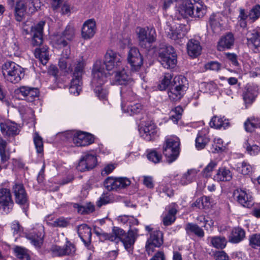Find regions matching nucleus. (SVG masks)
I'll return each mask as SVG.
<instances>
[{
	"label": "nucleus",
	"mask_w": 260,
	"mask_h": 260,
	"mask_svg": "<svg viewBox=\"0 0 260 260\" xmlns=\"http://www.w3.org/2000/svg\"><path fill=\"white\" fill-rule=\"evenodd\" d=\"M122 57L119 53L112 50H108L105 55L104 62L99 60L94 63L92 69L91 85L100 99L106 100L108 94L107 91L102 87L110 75L106 73L105 68L108 71L120 69L122 66Z\"/></svg>",
	"instance_id": "f257e3e1"
},
{
	"label": "nucleus",
	"mask_w": 260,
	"mask_h": 260,
	"mask_svg": "<svg viewBox=\"0 0 260 260\" xmlns=\"http://www.w3.org/2000/svg\"><path fill=\"white\" fill-rule=\"evenodd\" d=\"M93 232L102 241L109 240L116 244L121 241L127 250L134 245L138 236V230L137 229L129 230L126 234L123 230L117 226H114L109 234L105 233L99 227H95Z\"/></svg>",
	"instance_id": "f03ea898"
},
{
	"label": "nucleus",
	"mask_w": 260,
	"mask_h": 260,
	"mask_svg": "<svg viewBox=\"0 0 260 260\" xmlns=\"http://www.w3.org/2000/svg\"><path fill=\"white\" fill-rule=\"evenodd\" d=\"M175 17L177 19L202 18L206 13V6L195 0H184L178 2L175 8Z\"/></svg>",
	"instance_id": "7ed1b4c3"
},
{
	"label": "nucleus",
	"mask_w": 260,
	"mask_h": 260,
	"mask_svg": "<svg viewBox=\"0 0 260 260\" xmlns=\"http://www.w3.org/2000/svg\"><path fill=\"white\" fill-rule=\"evenodd\" d=\"M2 70L4 78L13 83L19 82L24 76L23 68L13 61L5 62Z\"/></svg>",
	"instance_id": "20e7f679"
},
{
	"label": "nucleus",
	"mask_w": 260,
	"mask_h": 260,
	"mask_svg": "<svg viewBox=\"0 0 260 260\" xmlns=\"http://www.w3.org/2000/svg\"><path fill=\"white\" fill-rule=\"evenodd\" d=\"M180 140L177 137L166 139L162 147V152L169 163H172L179 156L180 148Z\"/></svg>",
	"instance_id": "39448f33"
},
{
	"label": "nucleus",
	"mask_w": 260,
	"mask_h": 260,
	"mask_svg": "<svg viewBox=\"0 0 260 260\" xmlns=\"http://www.w3.org/2000/svg\"><path fill=\"white\" fill-rule=\"evenodd\" d=\"M85 66V60H81L75 63V69L73 73V78L69 88L70 92L78 95L82 89V76Z\"/></svg>",
	"instance_id": "423d86ee"
},
{
	"label": "nucleus",
	"mask_w": 260,
	"mask_h": 260,
	"mask_svg": "<svg viewBox=\"0 0 260 260\" xmlns=\"http://www.w3.org/2000/svg\"><path fill=\"white\" fill-rule=\"evenodd\" d=\"M158 60L165 68H174L177 64V55L174 48L171 46L161 48L159 52Z\"/></svg>",
	"instance_id": "0eeeda50"
},
{
	"label": "nucleus",
	"mask_w": 260,
	"mask_h": 260,
	"mask_svg": "<svg viewBox=\"0 0 260 260\" xmlns=\"http://www.w3.org/2000/svg\"><path fill=\"white\" fill-rule=\"evenodd\" d=\"M131 182L129 179L126 177H109L105 179L104 185L109 191L118 190L129 186Z\"/></svg>",
	"instance_id": "6e6552de"
},
{
	"label": "nucleus",
	"mask_w": 260,
	"mask_h": 260,
	"mask_svg": "<svg viewBox=\"0 0 260 260\" xmlns=\"http://www.w3.org/2000/svg\"><path fill=\"white\" fill-rule=\"evenodd\" d=\"M140 45L143 48L149 49L151 44L155 42L156 32L154 28H140L138 34Z\"/></svg>",
	"instance_id": "1a4fd4ad"
},
{
	"label": "nucleus",
	"mask_w": 260,
	"mask_h": 260,
	"mask_svg": "<svg viewBox=\"0 0 260 260\" xmlns=\"http://www.w3.org/2000/svg\"><path fill=\"white\" fill-rule=\"evenodd\" d=\"M50 251L54 257H61L74 254L76 247L73 243L67 241L63 247L52 245L50 248Z\"/></svg>",
	"instance_id": "9d476101"
},
{
	"label": "nucleus",
	"mask_w": 260,
	"mask_h": 260,
	"mask_svg": "<svg viewBox=\"0 0 260 260\" xmlns=\"http://www.w3.org/2000/svg\"><path fill=\"white\" fill-rule=\"evenodd\" d=\"M165 30L167 37L178 43L182 42V40L187 32L185 25H180L178 28L174 30L173 27L169 22L167 23Z\"/></svg>",
	"instance_id": "9b49d317"
},
{
	"label": "nucleus",
	"mask_w": 260,
	"mask_h": 260,
	"mask_svg": "<svg viewBox=\"0 0 260 260\" xmlns=\"http://www.w3.org/2000/svg\"><path fill=\"white\" fill-rule=\"evenodd\" d=\"M14 203L12 199L11 193L9 189H0V210L4 213H8L12 209Z\"/></svg>",
	"instance_id": "f8f14e48"
},
{
	"label": "nucleus",
	"mask_w": 260,
	"mask_h": 260,
	"mask_svg": "<svg viewBox=\"0 0 260 260\" xmlns=\"http://www.w3.org/2000/svg\"><path fill=\"white\" fill-rule=\"evenodd\" d=\"M127 60L132 70L137 71L140 69L143 64V59L138 48L136 47L130 48L128 52Z\"/></svg>",
	"instance_id": "ddd939ff"
},
{
	"label": "nucleus",
	"mask_w": 260,
	"mask_h": 260,
	"mask_svg": "<svg viewBox=\"0 0 260 260\" xmlns=\"http://www.w3.org/2000/svg\"><path fill=\"white\" fill-rule=\"evenodd\" d=\"M247 40L248 46L254 53L260 52V28L248 31Z\"/></svg>",
	"instance_id": "4468645a"
},
{
	"label": "nucleus",
	"mask_w": 260,
	"mask_h": 260,
	"mask_svg": "<svg viewBox=\"0 0 260 260\" xmlns=\"http://www.w3.org/2000/svg\"><path fill=\"white\" fill-rule=\"evenodd\" d=\"M163 243L162 233L159 231H155L150 234L147 240L146 249L149 254L153 252L154 247H159Z\"/></svg>",
	"instance_id": "2eb2a0df"
},
{
	"label": "nucleus",
	"mask_w": 260,
	"mask_h": 260,
	"mask_svg": "<svg viewBox=\"0 0 260 260\" xmlns=\"http://www.w3.org/2000/svg\"><path fill=\"white\" fill-rule=\"evenodd\" d=\"M10 155L11 151L10 149L8 147V143L0 137V172L3 169H7Z\"/></svg>",
	"instance_id": "dca6fc26"
},
{
	"label": "nucleus",
	"mask_w": 260,
	"mask_h": 260,
	"mask_svg": "<svg viewBox=\"0 0 260 260\" xmlns=\"http://www.w3.org/2000/svg\"><path fill=\"white\" fill-rule=\"evenodd\" d=\"M223 17L224 16L219 13H213L210 15L207 26L211 28L214 34H218L222 30Z\"/></svg>",
	"instance_id": "f3484780"
},
{
	"label": "nucleus",
	"mask_w": 260,
	"mask_h": 260,
	"mask_svg": "<svg viewBox=\"0 0 260 260\" xmlns=\"http://www.w3.org/2000/svg\"><path fill=\"white\" fill-rule=\"evenodd\" d=\"M15 202L20 205H27L28 198L23 184L15 183L12 187Z\"/></svg>",
	"instance_id": "a211bd4d"
},
{
	"label": "nucleus",
	"mask_w": 260,
	"mask_h": 260,
	"mask_svg": "<svg viewBox=\"0 0 260 260\" xmlns=\"http://www.w3.org/2000/svg\"><path fill=\"white\" fill-rule=\"evenodd\" d=\"M45 22L41 21L31 27L30 34L32 36V44L34 46H38L43 42V32Z\"/></svg>",
	"instance_id": "6ab92c4d"
},
{
	"label": "nucleus",
	"mask_w": 260,
	"mask_h": 260,
	"mask_svg": "<svg viewBox=\"0 0 260 260\" xmlns=\"http://www.w3.org/2000/svg\"><path fill=\"white\" fill-rule=\"evenodd\" d=\"M73 141L77 146H86L92 144L94 138L90 134L79 132L74 134Z\"/></svg>",
	"instance_id": "aec40b11"
},
{
	"label": "nucleus",
	"mask_w": 260,
	"mask_h": 260,
	"mask_svg": "<svg viewBox=\"0 0 260 260\" xmlns=\"http://www.w3.org/2000/svg\"><path fill=\"white\" fill-rule=\"evenodd\" d=\"M142 136L147 141L152 140L157 133V128L154 123L152 122H146L143 127L139 129Z\"/></svg>",
	"instance_id": "412c9836"
},
{
	"label": "nucleus",
	"mask_w": 260,
	"mask_h": 260,
	"mask_svg": "<svg viewBox=\"0 0 260 260\" xmlns=\"http://www.w3.org/2000/svg\"><path fill=\"white\" fill-rule=\"evenodd\" d=\"M234 42V35L231 32H228L220 38L217 43V49L219 51L230 49L233 46Z\"/></svg>",
	"instance_id": "4be33fe9"
},
{
	"label": "nucleus",
	"mask_w": 260,
	"mask_h": 260,
	"mask_svg": "<svg viewBox=\"0 0 260 260\" xmlns=\"http://www.w3.org/2000/svg\"><path fill=\"white\" fill-rule=\"evenodd\" d=\"M78 234L85 245L88 247L91 240V229L86 224H83L78 226Z\"/></svg>",
	"instance_id": "5701e85b"
},
{
	"label": "nucleus",
	"mask_w": 260,
	"mask_h": 260,
	"mask_svg": "<svg viewBox=\"0 0 260 260\" xmlns=\"http://www.w3.org/2000/svg\"><path fill=\"white\" fill-rule=\"evenodd\" d=\"M1 131L4 136H13L18 134V129L16 123L6 121L0 123Z\"/></svg>",
	"instance_id": "b1692460"
},
{
	"label": "nucleus",
	"mask_w": 260,
	"mask_h": 260,
	"mask_svg": "<svg viewBox=\"0 0 260 260\" xmlns=\"http://www.w3.org/2000/svg\"><path fill=\"white\" fill-rule=\"evenodd\" d=\"M237 192L238 193L237 197V201L239 204L246 208H250L253 206L254 204L253 198L249 192L240 189L237 190Z\"/></svg>",
	"instance_id": "393cba45"
},
{
	"label": "nucleus",
	"mask_w": 260,
	"mask_h": 260,
	"mask_svg": "<svg viewBox=\"0 0 260 260\" xmlns=\"http://www.w3.org/2000/svg\"><path fill=\"white\" fill-rule=\"evenodd\" d=\"M70 50L69 49H66L65 51L66 56H64L66 57V59H61L59 60L58 62V66L59 68L63 71V72L69 73L71 72H73L75 69V63L76 61L83 60H84L83 58L79 59L78 60H76L73 61L72 63L70 62V60L68 59L69 54H70Z\"/></svg>",
	"instance_id": "a878e982"
},
{
	"label": "nucleus",
	"mask_w": 260,
	"mask_h": 260,
	"mask_svg": "<svg viewBox=\"0 0 260 260\" xmlns=\"http://www.w3.org/2000/svg\"><path fill=\"white\" fill-rule=\"evenodd\" d=\"M114 72L115 73L114 81L116 83L125 85L131 82V78L123 66H121L120 69H116Z\"/></svg>",
	"instance_id": "bb28decb"
},
{
	"label": "nucleus",
	"mask_w": 260,
	"mask_h": 260,
	"mask_svg": "<svg viewBox=\"0 0 260 260\" xmlns=\"http://www.w3.org/2000/svg\"><path fill=\"white\" fill-rule=\"evenodd\" d=\"M95 30V23L91 20L86 21L83 24L82 28V37L84 39H89L92 38L94 34Z\"/></svg>",
	"instance_id": "cd10ccee"
},
{
	"label": "nucleus",
	"mask_w": 260,
	"mask_h": 260,
	"mask_svg": "<svg viewBox=\"0 0 260 260\" xmlns=\"http://www.w3.org/2000/svg\"><path fill=\"white\" fill-rule=\"evenodd\" d=\"M245 237V231L240 227L232 229L229 236V241L232 243H238L243 240Z\"/></svg>",
	"instance_id": "c85d7f7f"
},
{
	"label": "nucleus",
	"mask_w": 260,
	"mask_h": 260,
	"mask_svg": "<svg viewBox=\"0 0 260 260\" xmlns=\"http://www.w3.org/2000/svg\"><path fill=\"white\" fill-rule=\"evenodd\" d=\"M187 49L190 56L196 57L201 54L202 47L198 41L191 39L187 44Z\"/></svg>",
	"instance_id": "c756f323"
},
{
	"label": "nucleus",
	"mask_w": 260,
	"mask_h": 260,
	"mask_svg": "<svg viewBox=\"0 0 260 260\" xmlns=\"http://www.w3.org/2000/svg\"><path fill=\"white\" fill-rule=\"evenodd\" d=\"M214 180L217 181H229L232 179L231 171L224 167L219 168L216 174L214 176Z\"/></svg>",
	"instance_id": "7c9ffc66"
},
{
	"label": "nucleus",
	"mask_w": 260,
	"mask_h": 260,
	"mask_svg": "<svg viewBox=\"0 0 260 260\" xmlns=\"http://www.w3.org/2000/svg\"><path fill=\"white\" fill-rule=\"evenodd\" d=\"M44 234L42 230L38 231L34 234H31L26 236L27 239L30 241V242L36 247H40L44 239Z\"/></svg>",
	"instance_id": "2f4dec72"
},
{
	"label": "nucleus",
	"mask_w": 260,
	"mask_h": 260,
	"mask_svg": "<svg viewBox=\"0 0 260 260\" xmlns=\"http://www.w3.org/2000/svg\"><path fill=\"white\" fill-rule=\"evenodd\" d=\"M34 53L35 57L39 59L42 64L45 65L47 63L49 58L48 49L46 47L37 48Z\"/></svg>",
	"instance_id": "473e14b6"
},
{
	"label": "nucleus",
	"mask_w": 260,
	"mask_h": 260,
	"mask_svg": "<svg viewBox=\"0 0 260 260\" xmlns=\"http://www.w3.org/2000/svg\"><path fill=\"white\" fill-rule=\"evenodd\" d=\"M210 125L211 127L220 128L223 127L224 128L229 126V122L228 119L224 118V117L214 116L210 122Z\"/></svg>",
	"instance_id": "72a5a7b5"
},
{
	"label": "nucleus",
	"mask_w": 260,
	"mask_h": 260,
	"mask_svg": "<svg viewBox=\"0 0 260 260\" xmlns=\"http://www.w3.org/2000/svg\"><path fill=\"white\" fill-rule=\"evenodd\" d=\"M185 91L183 89H181L171 85L168 92V95L171 100L177 101L180 100L183 97Z\"/></svg>",
	"instance_id": "f704fd0d"
},
{
	"label": "nucleus",
	"mask_w": 260,
	"mask_h": 260,
	"mask_svg": "<svg viewBox=\"0 0 260 260\" xmlns=\"http://www.w3.org/2000/svg\"><path fill=\"white\" fill-rule=\"evenodd\" d=\"M246 131L252 132L255 128H260V118H249L244 123Z\"/></svg>",
	"instance_id": "c9c22d12"
},
{
	"label": "nucleus",
	"mask_w": 260,
	"mask_h": 260,
	"mask_svg": "<svg viewBox=\"0 0 260 260\" xmlns=\"http://www.w3.org/2000/svg\"><path fill=\"white\" fill-rule=\"evenodd\" d=\"M185 230L188 234L193 233L200 238L204 236L203 230L197 224L192 223H188L185 226Z\"/></svg>",
	"instance_id": "e433bc0d"
},
{
	"label": "nucleus",
	"mask_w": 260,
	"mask_h": 260,
	"mask_svg": "<svg viewBox=\"0 0 260 260\" xmlns=\"http://www.w3.org/2000/svg\"><path fill=\"white\" fill-rule=\"evenodd\" d=\"M197 173L198 171L196 169L188 170L186 173L182 175L180 179V183L182 185H186L191 183L195 179Z\"/></svg>",
	"instance_id": "4c0bfd02"
},
{
	"label": "nucleus",
	"mask_w": 260,
	"mask_h": 260,
	"mask_svg": "<svg viewBox=\"0 0 260 260\" xmlns=\"http://www.w3.org/2000/svg\"><path fill=\"white\" fill-rule=\"evenodd\" d=\"M210 141L209 138L203 132H199L196 139V147L198 150L205 148Z\"/></svg>",
	"instance_id": "58836bf2"
},
{
	"label": "nucleus",
	"mask_w": 260,
	"mask_h": 260,
	"mask_svg": "<svg viewBox=\"0 0 260 260\" xmlns=\"http://www.w3.org/2000/svg\"><path fill=\"white\" fill-rule=\"evenodd\" d=\"M25 11L26 7L23 2L19 1L16 3L15 8V17L17 21L20 22L23 20Z\"/></svg>",
	"instance_id": "ea45409f"
},
{
	"label": "nucleus",
	"mask_w": 260,
	"mask_h": 260,
	"mask_svg": "<svg viewBox=\"0 0 260 260\" xmlns=\"http://www.w3.org/2000/svg\"><path fill=\"white\" fill-rule=\"evenodd\" d=\"M172 85L186 91L188 88V82L186 78L184 76H178L174 77Z\"/></svg>",
	"instance_id": "a19ab883"
},
{
	"label": "nucleus",
	"mask_w": 260,
	"mask_h": 260,
	"mask_svg": "<svg viewBox=\"0 0 260 260\" xmlns=\"http://www.w3.org/2000/svg\"><path fill=\"white\" fill-rule=\"evenodd\" d=\"M211 242L214 247L222 249L226 246L227 240L224 237L214 236L211 237Z\"/></svg>",
	"instance_id": "79ce46f5"
},
{
	"label": "nucleus",
	"mask_w": 260,
	"mask_h": 260,
	"mask_svg": "<svg viewBox=\"0 0 260 260\" xmlns=\"http://www.w3.org/2000/svg\"><path fill=\"white\" fill-rule=\"evenodd\" d=\"M177 210L174 208H171L168 213L163 217V224L165 226L171 225L175 220Z\"/></svg>",
	"instance_id": "37998d69"
},
{
	"label": "nucleus",
	"mask_w": 260,
	"mask_h": 260,
	"mask_svg": "<svg viewBox=\"0 0 260 260\" xmlns=\"http://www.w3.org/2000/svg\"><path fill=\"white\" fill-rule=\"evenodd\" d=\"M121 96L122 99L121 108L124 110L126 104L124 103L125 101H129L131 103L135 98V94L131 90L125 92L124 91V88H122L121 91Z\"/></svg>",
	"instance_id": "c03bdc74"
},
{
	"label": "nucleus",
	"mask_w": 260,
	"mask_h": 260,
	"mask_svg": "<svg viewBox=\"0 0 260 260\" xmlns=\"http://www.w3.org/2000/svg\"><path fill=\"white\" fill-rule=\"evenodd\" d=\"M14 251L16 256L20 260H29V256L27 253L26 249L21 247H16Z\"/></svg>",
	"instance_id": "a18cd8bd"
},
{
	"label": "nucleus",
	"mask_w": 260,
	"mask_h": 260,
	"mask_svg": "<svg viewBox=\"0 0 260 260\" xmlns=\"http://www.w3.org/2000/svg\"><path fill=\"white\" fill-rule=\"evenodd\" d=\"M224 150V147L223 145L222 140L220 138H215L211 148V151L215 153L222 152Z\"/></svg>",
	"instance_id": "49530a36"
},
{
	"label": "nucleus",
	"mask_w": 260,
	"mask_h": 260,
	"mask_svg": "<svg viewBox=\"0 0 260 260\" xmlns=\"http://www.w3.org/2000/svg\"><path fill=\"white\" fill-rule=\"evenodd\" d=\"M244 147L247 153L251 155L257 154L260 151V147L255 144H251L248 141H246L244 144Z\"/></svg>",
	"instance_id": "de8ad7c7"
},
{
	"label": "nucleus",
	"mask_w": 260,
	"mask_h": 260,
	"mask_svg": "<svg viewBox=\"0 0 260 260\" xmlns=\"http://www.w3.org/2000/svg\"><path fill=\"white\" fill-rule=\"evenodd\" d=\"M82 157L87 165L88 166L89 169H91L95 166L97 160L96 156L94 154L87 153L85 154Z\"/></svg>",
	"instance_id": "09e8293b"
},
{
	"label": "nucleus",
	"mask_w": 260,
	"mask_h": 260,
	"mask_svg": "<svg viewBox=\"0 0 260 260\" xmlns=\"http://www.w3.org/2000/svg\"><path fill=\"white\" fill-rule=\"evenodd\" d=\"M34 142L36 147L37 153H42L43 152V139L39 134L36 132L34 135Z\"/></svg>",
	"instance_id": "8fccbe9b"
},
{
	"label": "nucleus",
	"mask_w": 260,
	"mask_h": 260,
	"mask_svg": "<svg viewBox=\"0 0 260 260\" xmlns=\"http://www.w3.org/2000/svg\"><path fill=\"white\" fill-rule=\"evenodd\" d=\"M173 78V75L168 73L165 74L163 79L161 81V83L159 85L160 90H165L169 85H172V82L171 80Z\"/></svg>",
	"instance_id": "3c124183"
},
{
	"label": "nucleus",
	"mask_w": 260,
	"mask_h": 260,
	"mask_svg": "<svg viewBox=\"0 0 260 260\" xmlns=\"http://www.w3.org/2000/svg\"><path fill=\"white\" fill-rule=\"evenodd\" d=\"M147 157L149 160L154 164H157L161 161L162 155L156 150H152L148 152Z\"/></svg>",
	"instance_id": "603ef678"
},
{
	"label": "nucleus",
	"mask_w": 260,
	"mask_h": 260,
	"mask_svg": "<svg viewBox=\"0 0 260 260\" xmlns=\"http://www.w3.org/2000/svg\"><path fill=\"white\" fill-rule=\"evenodd\" d=\"M249 245L254 249H260V234H254L249 238Z\"/></svg>",
	"instance_id": "864d4df0"
},
{
	"label": "nucleus",
	"mask_w": 260,
	"mask_h": 260,
	"mask_svg": "<svg viewBox=\"0 0 260 260\" xmlns=\"http://www.w3.org/2000/svg\"><path fill=\"white\" fill-rule=\"evenodd\" d=\"M63 37L68 41H72L75 35V29L74 27L68 25L65 30L62 33Z\"/></svg>",
	"instance_id": "5fc2aeb1"
},
{
	"label": "nucleus",
	"mask_w": 260,
	"mask_h": 260,
	"mask_svg": "<svg viewBox=\"0 0 260 260\" xmlns=\"http://www.w3.org/2000/svg\"><path fill=\"white\" fill-rule=\"evenodd\" d=\"M39 91L37 88L30 87L24 99L28 102H32L35 98L39 96Z\"/></svg>",
	"instance_id": "6e6d98bb"
},
{
	"label": "nucleus",
	"mask_w": 260,
	"mask_h": 260,
	"mask_svg": "<svg viewBox=\"0 0 260 260\" xmlns=\"http://www.w3.org/2000/svg\"><path fill=\"white\" fill-rule=\"evenodd\" d=\"M142 106L140 103L133 104L127 105V112L130 115L137 114L142 110Z\"/></svg>",
	"instance_id": "4d7b16f0"
},
{
	"label": "nucleus",
	"mask_w": 260,
	"mask_h": 260,
	"mask_svg": "<svg viewBox=\"0 0 260 260\" xmlns=\"http://www.w3.org/2000/svg\"><path fill=\"white\" fill-rule=\"evenodd\" d=\"M49 219L47 220V223L54 227H66L69 224V221L64 217H60L56 219L52 222H49Z\"/></svg>",
	"instance_id": "13d9d810"
},
{
	"label": "nucleus",
	"mask_w": 260,
	"mask_h": 260,
	"mask_svg": "<svg viewBox=\"0 0 260 260\" xmlns=\"http://www.w3.org/2000/svg\"><path fill=\"white\" fill-rule=\"evenodd\" d=\"M255 99V95L252 89L247 88L243 93V100L246 104H251Z\"/></svg>",
	"instance_id": "bf43d9fd"
},
{
	"label": "nucleus",
	"mask_w": 260,
	"mask_h": 260,
	"mask_svg": "<svg viewBox=\"0 0 260 260\" xmlns=\"http://www.w3.org/2000/svg\"><path fill=\"white\" fill-rule=\"evenodd\" d=\"M249 18L253 22L255 21L260 17V5L254 6L248 14Z\"/></svg>",
	"instance_id": "052dcab7"
},
{
	"label": "nucleus",
	"mask_w": 260,
	"mask_h": 260,
	"mask_svg": "<svg viewBox=\"0 0 260 260\" xmlns=\"http://www.w3.org/2000/svg\"><path fill=\"white\" fill-rule=\"evenodd\" d=\"M183 111V109L181 107H176L174 110L172 111V114L171 116V119L174 122L177 123L178 120L181 118Z\"/></svg>",
	"instance_id": "680f3d73"
},
{
	"label": "nucleus",
	"mask_w": 260,
	"mask_h": 260,
	"mask_svg": "<svg viewBox=\"0 0 260 260\" xmlns=\"http://www.w3.org/2000/svg\"><path fill=\"white\" fill-rule=\"evenodd\" d=\"M225 56L229 61L235 67L238 68L240 64L238 60V56L234 53H225Z\"/></svg>",
	"instance_id": "e2e57ef3"
},
{
	"label": "nucleus",
	"mask_w": 260,
	"mask_h": 260,
	"mask_svg": "<svg viewBox=\"0 0 260 260\" xmlns=\"http://www.w3.org/2000/svg\"><path fill=\"white\" fill-rule=\"evenodd\" d=\"M216 166V163L213 161L210 162L203 170L202 173L204 176L209 177L211 175L214 168Z\"/></svg>",
	"instance_id": "0e129e2a"
},
{
	"label": "nucleus",
	"mask_w": 260,
	"mask_h": 260,
	"mask_svg": "<svg viewBox=\"0 0 260 260\" xmlns=\"http://www.w3.org/2000/svg\"><path fill=\"white\" fill-rule=\"evenodd\" d=\"M113 199L110 196L103 195L99 199L97 202L98 207H101L103 205L112 203Z\"/></svg>",
	"instance_id": "69168bd1"
},
{
	"label": "nucleus",
	"mask_w": 260,
	"mask_h": 260,
	"mask_svg": "<svg viewBox=\"0 0 260 260\" xmlns=\"http://www.w3.org/2000/svg\"><path fill=\"white\" fill-rule=\"evenodd\" d=\"M11 228L14 235H20L23 231V228L17 221H13L11 224Z\"/></svg>",
	"instance_id": "338daca9"
},
{
	"label": "nucleus",
	"mask_w": 260,
	"mask_h": 260,
	"mask_svg": "<svg viewBox=\"0 0 260 260\" xmlns=\"http://www.w3.org/2000/svg\"><path fill=\"white\" fill-rule=\"evenodd\" d=\"M240 168L241 173L243 175L248 174L252 171L251 167L245 162H243L241 164V167H239V169Z\"/></svg>",
	"instance_id": "774afa93"
}]
</instances>
